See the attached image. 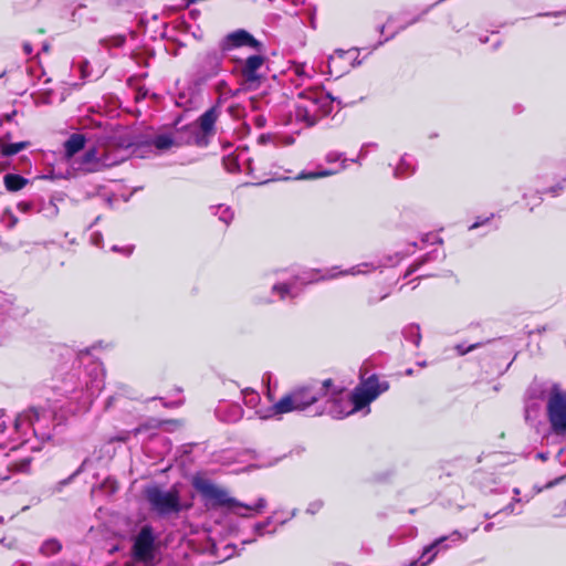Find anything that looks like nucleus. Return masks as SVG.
<instances>
[{"label": "nucleus", "mask_w": 566, "mask_h": 566, "mask_svg": "<svg viewBox=\"0 0 566 566\" xmlns=\"http://www.w3.org/2000/svg\"><path fill=\"white\" fill-rule=\"evenodd\" d=\"M91 242L92 244H94L95 247H102V242H103V235L99 233V232H94L92 233L91 235Z\"/></svg>", "instance_id": "46"}, {"label": "nucleus", "mask_w": 566, "mask_h": 566, "mask_svg": "<svg viewBox=\"0 0 566 566\" xmlns=\"http://www.w3.org/2000/svg\"><path fill=\"white\" fill-rule=\"evenodd\" d=\"M114 399L115 398L113 396L107 399L106 406H105L106 409H108L113 406Z\"/></svg>", "instance_id": "56"}, {"label": "nucleus", "mask_w": 566, "mask_h": 566, "mask_svg": "<svg viewBox=\"0 0 566 566\" xmlns=\"http://www.w3.org/2000/svg\"><path fill=\"white\" fill-rule=\"evenodd\" d=\"M1 222L7 228L12 229L18 223V218L14 216V213L11 210L7 209L3 211L2 216H1Z\"/></svg>", "instance_id": "34"}, {"label": "nucleus", "mask_w": 566, "mask_h": 566, "mask_svg": "<svg viewBox=\"0 0 566 566\" xmlns=\"http://www.w3.org/2000/svg\"><path fill=\"white\" fill-rule=\"evenodd\" d=\"M192 486L201 495L202 500L208 506L228 507L240 516L248 515L237 512L235 509L261 512L266 506V500L264 497L258 499L256 503L253 505L241 503L234 497H231L226 489L214 484L211 480L202 475L193 476Z\"/></svg>", "instance_id": "5"}, {"label": "nucleus", "mask_w": 566, "mask_h": 566, "mask_svg": "<svg viewBox=\"0 0 566 566\" xmlns=\"http://www.w3.org/2000/svg\"><path fill=\"white\" fill-rule=\"evenodd\" d=\"M467 538L468 534H462L459 531H453L447 536H441L434 539L430 545L426 546L420 558L411 562L410 566H427L436 558L440 549H447L449 547V545H444L446 542L455 544L459 542H464Z\"/></svg>", "instance_id": "14"}, {"label": "nucleus", "mask_w": 566, "mask_h": 566, "mask_svg": "<svg viewBox=\"0 0 566 566\" xmlns=\"http://www.w3.org/2000/svg\"><path fill=\"white\" fill-rule=\"evenodd\" d=\"M145 497L150 510L160 516L176 514L182 510L179 494L176 490H164L154 485L145 490Z\"/></svg>", "instance_id": "10"}, {"label": "nucleus", "mask_w": 566, "mask_h": 566, "mask_svg": "<svg viewBox=\"0 0 566 566\" xmlns=\"http://www.w3.org/2000/svg\"><path fill=\"white\" fill-rule=\"evenodd\" d=\"M536 458L542 460V461H545L547 459V454L543 453V452H539V453L536 454Z\"/></svg>", "instance_id": "57"}, {"label": "nucleus", "mask_w": 566, "mask_h": 566, "mask_svg": "<svg viewBox=\"0 0 566 566\" xmlns=\"http://www.w3.org/2000/svg\"><path fill=\"white\" fill-rule=\"evenodd\" d=\"M106 482L112 484V490L114 491V490H115V485H114V484H115V482H114V481H112V480H107Z\"/></svg>", "instance_id": "62"}, {"label": "nucleus", "mask_w": 566, "mask_h": 566, "mask_svg": "<svg viewBox=\"0 0 566 566\" xmlns=\"http://www.w3.org/2000/svg\"><path fill=\"white\" fill-rule=\"evenodd\" d=\"M492 217H493V214H491V217H485V218L479 217V218H476L475 222L472 223L469 229L470 230H474V229H476V228H479L481 226L486 224L491 220Z\"/></svg>", "instance_id": "44"}, {"label": "nucleus", "mask_w": 566, "mask_h": 566, "mask_svg": "<svg viewBox=\"0 0 566 566\" xmlns=\"http://www.w3.org/2000/svg\"><path fill=\"white\" fill-rule=\"evenodd\" d=\"M219 114L220 111L217 106L210 107L199 117L198 123H195L197 127H200V132H202L208 139L213 134L214 124Z\"/></svg>", "instance_id": "23"}, {"label": "nucleus", "mask_w": 566, "mask_h": 566, "mask_svg": "<svg viewBox=\"0 0 566 566\" xmlns=\"http://www.w3.org/2000/svg\"><path fill=\"white\" fill-rule=\"evenodd\" d=\"M377 266L374 263H361L355 266L349 268L345 271H338L337 266L328 269L324 275L319 277V280H332L342 275H358L371 272ZM315 273H312L308 276H296L293 282H284L274 284L272 291L277 293L281 300H285L287 297L294 298L300 294V289H297L296 283L300 281L301 284L312 283L318 281L317 277H314Z\"/></svg>", "instance_id": "7"}, {"label": "nucleus", "mask_w": 566, "mask_h": 566, "mask_svg": "<svg viewBox=\"0 0 566 566\" xmlns=\"http://www.w3.org/2000/svg\"><path fill=\"white\" fill-rule=\"evenodd\" d=\"M291 82L296 86L307 84L315 75V70L305 63H293L289 69Z\"/></svg>", "instance_id": "20"}, {"label": "nucleus", "mask_w": 566, "mask_h": 566, "mask_svg": "<svg viewBox=\"0 0 566 566\" xmlns=\"http://www.w3.org/2000/svg\"><path fill=\"white\" fill-rule=\"evenodd\" d=\"M31 458H23L20 461L9 464V467L18 472H28L30 469Z\"/></svg>", "instance_id": "36"}, {"label": "nucleus", "mask_w": 566, "mask_h": 566, "mask_svg": "<svg viewBox=\"0 0 566 566\" xmlns=\"http://www.w3.org/2000/svg\"><path fill=\"white\" fill-rule=\"evenodd\" d=\"M153 145L158 150H167L172 146H177V139L175 133L160 134L154 137Z\"/></svg>", "instance_id": "29"}, {"label": "nucleus", "mask_w": 566, "mask_h": 566, "mask_svg": "<svg viewBox=\"0 0 566 566\" xmlns=\"http://www.w3.org/2000/svg\"><path fill=\"white\" fill-rule=\"evenodd\" d=\"M3 184L8 191L15 192L23 189L29 180L18 174H6L3 176Z\"/></svg>", "instance_id": "26"}, {"label": "nucleus", "mask_w": 566, "mask_h": 566, "mask_svg": "<svg viewBox=\"0 0 566 566\" xmlns=\"http://www.w3.org/2000/svg\"><path fill=\"white\" fill-rule=\"evenodd\" d=\"M10 138H11V135L8 133L3 137H1L0 139H3L7 143V140H9Z\"/></svg>", "instance_id": "59"}, {"label": "nucleus", "mask_w": 566, "mask_h": 566, "mask_svg": "<svg viewBox=\"0 0 566 566\" xmlns=\"http://www.w3.org/2000/svg\"><path fill=\"white\" fill-rule=\"evenodd\" d=\"M156 535L150 525H144L133 538L132 566H154Z\"/></svg>", "instance_id": "9"}, {"label": "nucleus", "mask_w": 566, "mask_h": 566, "mask_svg": "<svg viewBox=\"0 0 566 566\" xmlns=\"http://www.w3.org/2000/svg\"><path fill=\"white\" fill-rule=\"evenodd\" d=\"M23 51H24V53H25V54H28V55H29V54H31V53H32V51H33L32 45H31L30 43H24V44H23Z\"/></svg>", "instance_id": "52"}, {"label": "nucleus", "mask_w": 566, "mask_h": 566, "mask_svg": "<svg viewBox=\"0 0 566 566\" xmlns=\"http://www.w3.org/2000/svg\"><path fill=\"white\" fill-rule=\"evenodd\" d=\"M416 171V160L410 155H403L400 158L399 164L395 168V176L397 178H407Z\"/></svg>", "instance_id": "24"}, {"label": "nucleus", "mask_w": 566, "mask_h": 566, "mask_svg": "<svg viewBox=\"0 0 566 566\" xmlns=\"http://www.w3.org/2000/svg\"><path fill=\"white\" fill-rule=\"evenodd\" d=\"M104 379L103 365L85 353L80 356V366L67 373L55 388L75 405L70 407V412H85L104 388Z\"/></svg>", "instance_id": "1"}, {"label": "nucleus", "mask_w": 566, "mask_h": 566, "mask_svg": "<svg viewBox=\"0 0 566 566\" xmlns=\"http://www.w3.org/2000/svg\"><path fill=\"white\" fill-rule=\"evenodd\" d=\"M78 473H80V469H78V470H76V471H75V472H74V473H73L69 479L61 481L59 484H60L61 486H63V485L67 484V483H69V482H70V481L75 476V475H77Z\"/></svg>", "instance_id": "51"}, {"label": "nucleus", "mask_w": 566, "mask_h": 566, "mask_svg": "<svg viewBox=\"0 0 566 566\" xmlns=\"http://www.w3.org/2000/svg\"><path fill=\"white\" fill-rule=\"evenodd\" d=\"M217 417L224 422H237L243 416L240 405L233 402H221L216 409Z\"/></svg>", "instance_id": "22"}, {"label": "nucleus", "mask_w": 566, "mask_h": 566, "mask_svg": "<svg viewBox=\"0 0 566 566\" xmlns=\"http://www.w3.org/2000/svg\"><path fill=\"white\" fill-rule=\"evenodd\" d=\"M73 66L80 73L81 78H87L90 76V63L85 60L74 63Z\"/></svg>", "instance_id": "37"}, {"label": "nucleus", "mask_w": 566, "mask_h": 566, "mask_svg": "<svg viewBox=\"0 0 566 566\" xmlns=\"http://www.w3.org/2000/svg\"><path fill=\"white\" fill-rule=\"evenodd\" d=\"M546 416L551 430L558 437H566V390L553 384L546 394Z\"/></svg>", "instance_id": "8"}, {"label": "nucleus", "mask_w": 566, "mask_h": 566, "mask_svg": "<svg viewBox=\"0 0 566 566\" xmlns=\"http://www.w3.org/2000/svg\"><path fill=\"white\" fill-rule=\"evenodd\" d=\"M562 14H566V11H558V12H547V13H541L539 15H545V17H557V15H562Z\"/></svg>", "instance_id": "49"}, {"label": "nucleus", "mask_w": 566, "mask_h": 566, "mask_svg": "<svg viewBox=\"0 0 566 566\" xmlns=\"http://www.w3.org/2000/svg\"><path fill=\"white\" fill-rule=\"evenodd\" d=\"M273 522L272 517H268L264 522L256 523L254 525V532L256 535L261 536L265 533V528L271 525Z\"/></svg>", "instance_id": "40"}, {"label": "nucleus", "mask_w": 566, "mask_h": 566, "mask_svg": "<svg viewBox=\"0 0 566 566\" xmlns=\"http://www.w3.org/2000/svg\"><path fill=\"white\" fill-rule=\"evenodd\" d=\"M140 432L139 428L133 431H120L119 433L109 438V442H127L132 434L136 436Z\"/></svg>", "instance_id": "33"}, {"label": "nucleus", "mask_w": 566, "mask_h": 566, "mask_svg": "<svg viewBox=\"0 0 566 566\" xmlns=\"http://www.w3.org/2000/svg\"><path fill=\"white\" fill-rule=\"evenodd\" d=\"M565 188H566V179L558 182L556 186L551 187L548 189V192H551L553 196H557L559 193V191L564 190Z\"/></svg>", "instance_id": "45"}, {"label": "nucleus", "mask_w": 566, "mask_h": 566, "mask_svg": "<svg viewBox=\"0 0 566 566\" xmlns=\"http://www.w3.org/2000/svg\"><path fill=\"white\" fill-rule=\"evenodd\" d=\"M210 210L212 214L217 216L218 219L224 223V226H229L233 220L234 213L229 206L226 205H217L211 206Z\"/></svg>", "instance_id": "30"}, {"label": "nucleus", "mask_w": 566, "mask_h": 566, "mask_svg": "<svg viewBox=\"0 0 566 566\" xmlns=\"http://www.w3.org/2000/svg\"><path fill=\"white\" fill-rule=\"evenodd\" d=\"M481 346L480 343H475V344H472V345H469V346H464V344H458L455 346V350L457 353L460 355V356H463L476 348H479Z\"/></svg>", "instance_id": "39"}, {"label": "nucleus", "mask_w": 566, "mask_h": 566, "mask_svg": "<svg viewBox=\"0 0 566 566\" xmlns=\"http://www.w3.org/2000/svg\"><path fill=\"white\" fill-rule=\"evenodd\" d=\"M42 211L44 212V214H45L46 217H49V218H53V217H55V216L57 214L59 209H57V207H56V205H55V203H53L52 201H50V202H48V203L43 207Z\"/></svg>", "instance_id": "41"}, {"label": "nucleus", "mask_w": 566, "mask_h": 566, "mask_svg": "<svg viewBox=\"0 0 566 566\" xmlns=\"http://www.w3.org/2000/svg\"><path fill=\"white\" fill-rule=\"evenodd\" d=\"M389 39H391L390 35L387 36L384 41H380L378 44H376V48H379V45H381L384 42L388 41Z\"/></svg>", "instance_id": "61"}, {"label": "nucleus", "mask_w": 566, "mask_h": 566, "mask_svg": "<svg viewBox=\"0 0 566 566\" xmlns=\"http://www.w3.org/2000/svg\"><path fill=\"white\" fill-rule=\"evenodd\" d=\"M333 386L332 379H325L322 382H313L307 386L296 387L289 394L284 395L270 409L263 411L258 410L260 419H269L271 417L283 415L292 411H303L310 406L327 396L329 388Z\"/></svg>", "instance_id": "4"}, {"label": "nucleus", "mask_w": 566, "mask_h": 566, "mask_svg": "<svg viewBox=\"0 0 566 566\" xmlns=\"http://www.w3.org/2000/svg\"><path fill=\"white\" fill-rule=\"evenodd\" d=\"M360 64L358 60V50H336L327 60V73L335 77H340L352 67Z\"/></svg>", "instance_id": "13"}, {"label": "nucleus", "mask_w": 566, "mask_h": 566, "mask_svg": "<svg viewBox=\"0 0 566 566\" xmlns=\"http://www.w3.org/2000/svg\"><path fill=\"white\" fill-rule=\"evenodd\" d=\"M273 140H274V137L272 135H269V134H262L258 138V143L261 144V145L270 143V142H273Z\"/></svg>", "instance_id": "47"}, {"label": "nucleus", "mask_w": 566, "mask_h": 566, "mask_svg": "<svg viewBox=\"0 0 566 566\" xmlns=\"http://www.w3.org/2000/svg\"><path fill=\"white\" fill-rule=\"evenodd\" d=\"M340 160V166L338 169H335V170H318V171H308V172H301L298 176H297V179H315V178H318V177H326V176H329V175H333V174H336L343 169H345L346 167V158H344V155L342 153H337V151H331L326 155V161L327 163H336Z\"/></svg>", "instance_id": "21"}, {"label": "nucleus", "mask_w": 566, "mask_h": 566, "mask_svg": "<svg viewBox=\"0 0 566 566\" xmlns=\"http://www.w3.org/2000/svg\"><path fill=\"white\" fill-rule=\"evenodd\" d=\"M420 20V17L412 18L411 20L400 24L391 34L390 38H394L399 31L405 30L408 25H411Z\"/></svg>", "instance_id": "43"}, {"label": "nucleus", "mask_w": 566, "mask_h": 566, "mask_svg": "<svg viewBox=\"0 0 566 566\" xmlns=\"http://www.w3.org/2000/svg\"><path fill=\"white\" fill-rule=\"evenodd\" d=\"M56 420L53 408L31 407L17 416V430L25 431L22 448L40 451L44 442L52 438Z\"/></svg>", "instance_id": "3"}, {"label": "nucleus", "mask_w": 566, "mask_h": 566, "mask_svg": "<svg viewBox=\"0 0 566 566\" xmlns=\"http://www.w3.org/2000/svg\"><path fill=\"white\" fill-rule=\"evenodd\" d=\"M237 65L234 72H237L245 84L251 86L260 81V70L265 63V57L261 54H253L245 60H234Z\"/></svg>", "instance_id": "17"}, {"label": "nucleus", "mask_w": 566, "mask_h": 566, "mask_svg": "<svg viewBox=\"0 0 566 566\" xmlns=\"http://www.w3.org/2000/svg\"><path fill=\"white\" fill-rule=\"evenodd\" d=\"M388 295H389V292H386L379 298L369 297L368 304H375L376 302L386 298Z\"/></svg>", "instance_id": "48"}, {"label": "nucleus", "mask_w": 566, "mask_h": 566, "mask_svg": "<svg viewBox=\"0 0 566 566\" xmlns=\"http://www.w3.org/2000/svg\"><path fill=\"white\" fill-rule=\"evenodd\" d=\"M392 21H394V18H392V17H390V18L388 19V21H387V23H386V24L379 25V28H378V29H379V32H380V33H384V31H385L386 27H390V24L392 23Z\"/></svg>", "instance_id": "50"}, {"label": "nucleus", "mask_w": 566, "mask_h": 566, "mask_svg": "<svg viewBox=\"0 0 566 566\" xmlns=\"http://www.w3.org/2000/svg\"><path fill=\"white\" fill-rule=\"evenodd\" d=\"M250 48L255 50L256 52L262 51V43L256 40L251 33L247 30L239 29L229 34H227L220 42L219 49L222 53L228 54L230 51L238 48Z\"/></svg>", "instance_id": "15"}, {"label": "nucleus", "mask_w": 566, "mask_h": 566, "mask_svg": "<svg viewBox=\"0 0 566 566\" xmlns=\"http://www.w3.org/2000/svg\"><path fill=\"white\" fill-rule=\"evenodd\" d=\"M25 431L17 430V418L14 421L3 411H0V448L10 447L11 450L22 448V440Z\"/></svg>", "instance_id": "16"}, {"label": "nucleus", "mask_w": 566, "mask_h": 566, "mask_svg": "<svg viewBox=\"0 0 566 566\" xmlns=\"http://www.w3.org/2000/svg\"><path fill=\"white\" fill-rule=\"evenodd\" d=\"M326 400V410L335 419H343L356 411L361 410L356 407V401L353 394H348L344 388L336 387L334 384L329 388L327 396L323 397Z\"/></svg>", "instance_id": "11"}, {"label": "nucleus", "mask_w": 566, "mask_h": 566, "mask_svg": "<svg viewBox=\"0 0 566 566\" xmlns=\"http://www.w3.org/2000/svg\"><path fill=\"white\" fill-rule=\"evenodd\" d=\"M14 115H15V112H13L12 114H8V115H6V119L11 120Z\"/></svg>", "instance_id": "60"}, {"label": "nucleus", "mask_w": 566, "mask_h": 566, "mask_svg": "<svg viewBox=\"0 0 566 566\" xmlns=\"http://www.w3.org/2000/svg\"><path fill=\"white\" fill-rule=\"evenodd\" d=\"M418 270V264H412L409 270L406 273V276L410 275L411 273L416 272Z\"/></svg>", "instance_id": "55"}, {"label": "nucleus", "mask_w": 566, "mask_h": 566, "mask_svg": "<svg viewBox=\"0 0 566 566\" xmlns=\"http://www.w3.org/2000/svg\"><path fill=\"white\" fill-rule=\"evenodd\" d=\"M493 526H494L493 523H488V524L484 525V531L485 532H490V531H492Z\"/></svg>", "instance_id": "58"}, {"label": "nucleus", "mask_w": 566, "mask_h": 566, "mask_svg": "<svg viewBox=\"0 0 566 566\" xmlns=\"http://www.w3.org/2000/svg\"><path fill=\"white\" fill-rule=\"evenodd\" d=\"M17 209L22 213H29L34 211V203L30 201H20L17 205Z\"/></svg>", "instance_id": "42"}, {"label": "nucleus", "mask_w": 566, "mask_h": 566, "mask_svg": "<svg viewBox=\"0 0 566 566\" xmlns=\"http://www.w3.org/2000/svg\"><path fill=\"white\" fill-rule=\"evenodd\" d=\"M503 512L510 514V513H514V504L511 503L509 504L507 506L504 507Z\"/></svg>", "instance_id": "54"}, {"label": "nucleus", "mask_w": 566, "mask_h": 566, "mask_svg": "<svg viewBox=\"0 0 566 566\" xmlns=\"http://www.w3.org/2000/svg\"><path fill=\"white\" fill-rule=\"evenodd\" d=\"M85 146V137L82 134H72L64 143V151L67 158L73 157Z\"/></svg>", "instance_id": "25"}, {"label": "nucleus", "mask_w": 566, "mask_h": 566, "mask_svg": "<svg viewBox=\"0 0 566 566\" xmlns=\"http://www.w3.org/2000/svg\"><path fill=\"white\" fill-rule=\"evenodd\" d=\"M334 101L331 94L323 88L307 87L297 94L284 115L283 124L286 126L294 124L302 127L314 126L321 118L332 113Z\"/></svg>", "instance_id": "2"}, {"label": "nucleus", "mask_w": 566, "mask_h": 566, "mask_svg": "<svg viewBox=\"0 0 566 566\" xmlns=\"http://www.w3.org/2000/svg\"><path fill=\"white\" fill-rule=\"evenodd\" d=\"M402 335L406 340L412 343L415 346H419L421 342V334L419 325L411 324L403 328Z\"/></svg>", "instance_id": "31"}, {"label": "nucleus", "mask_w": 566, "mask_h": 566, "mask_svg": "<svg viewBox=\"0 0 566 566\" xmlns=\"http://www.w3.org/2000/svg\"><path fill=\"white\" fill-rule=\"evenodd\" d=\"M174 133L177 139V146L193 144L202 147L207 146L209 143L205 134L200 132V127H197L196 124L186 125L181 129H176Z\"/></svg>", "instance_id": "19"}, {"label": "nucleus", "mask_w": 566, "mask_h": 566, "mask_svg": "<svg viewBox=\"0 0 566 566\" xmlns=\"http://www.w3.org/2000/svg\"><path fill=\"white\" fill-rule=\"evenodd\" d=\"M241 394H242V399H243L244 405L250 409H255V415L258 417H259V415L256 413L258 410L265 411V409L256 408L261 400L260 394L258 391H255L251 388H245V389H242ZM268 409L269 408H266V410Z\"/></svg>", "instance_id": "28"}, {"label": "nucleus", "mask_w": 566, "mask_h": 566, "mask_svg": "<svg viewBox=\"0 0 566 566\" xmlns=\"http://www.w3.org/2000/svg\"><path fill=\"white\" fill-rule=\"evenodd\" d=\"M129 143H119L115 137L85 151L82 157V169L85 171H98L124 161L127 157Z\"/></svg>", "instance_id": "6"}, {"label": "nucleus", "mask_w": 566, "mask_h": 566, "mask_svg": "<svg viewBox=\"0 0 566 566\" xmlns=\"http://www.w3.org/2000/svg\"><path fill=\"white\" fill-rule=\"evenodd\" d=\"M222 51H209L200 60L198 75L201 81H208L217 76L222 71L224 59Z\"/></svg>", "instance_id": "18"}, {"label": "nucleus", "mask_w": 566, "mask_h": 566, "mask_svg": "<svg viewBox=\"0 0 566 566\" xmlns=\"http://www.w3.org/2000/svg\"><path fill=\"white\" fill-rule=\"evenodd\" d=\"M255 123H256V125H258L259 127H262V126H264V124H265V118H264L263 116H256V117H255Z\"/></svg>", "instance_id": "53"}, {"label": "nucleus", "mask_w": 566, "mask_h": 566, "mask_svg": "<svg viewBox=\"0 0 566 566\" xmlns=\"http://www.w3.org/2000/svg\"><path fill=\"white\" fill-rule=\"evenodd\" d=\"M323 506H324L323 500H321V499L314 500L307 505L306 513L312 514V515L316 514L317 512H319L323 509Z\"/></svg>", "instance_id": "38"}, {"label": "nucleus", "mask_w": 566, "mask_h": 566, "mask_svg": "<svg viewBox=\"0 0 566 566\" xmlns=\"http://www.w3.org/2000/svg\"><path fill=\"white\" fill-rule=\"evenodd\" d=\"M388 389L389 382L386 380L380 381L376 375L368 376L367 378L361 376L359 385L352 394L355 398L356 407H360L361 410L367 408L366 413H368L370 411V402Z\"/></svg>", "instance_id": "12"}, {"label": "nucleus", "mask_w": 566, "mask_h": 566, "mask_svg": "<svg viewBox=\"0 0 566 566\" xmlns=\"http://www.w3.org/2000/svg\"><path fill=\"white\" fill-rule=\"evenodd\" d=\"M29 146V142L6 143L3 139H0V154L3 157H11L21 150H24Z\"/></svg>", "instance_id": "27"}, {"label": "nucleus", "mask_w": 566, "mask_h": 566, "mask_svg": "<svg viewBox=\"0 0 566 566\" xmlns=\"http://www.w3.org/2000/svg\"><path fill=\"white\" fill-rule=\"evenodd\" d=\"M541 200H542V198H541V197H535V202H534V205H537Z\"/></svg>", "instance_id": "63"}, {"label": "nucleus", "mask_w": 566, "mask_h": 566, "mask_svg": "<svg viewBox=\"0 0 566 566\" xmlns=\"http://www.w3.org/2000/svg\"><path fill=\"white\" fill-rule=\"evenodd\" d=\"M216 91L219 93L220 97L227 98L229 96H233L234 93L228 85V83L224 80H221L216 85Z\"/></svg>", "instance_id": "35"}, {"label": "nucleus", "mask_w": 566, "mask_h": 566, "mask_svg": "<svg viewBox=\"0 0 566 566\" xmlns=\"http://www.w3.org/2000/svg\"><path fill=\"white\" fill-rule=\"evenodd\" d=\"M406 374H407V375H411V374H412V370H411V369H408V370L406 371Z\"/></svg>", "instance_id": "64"}, {"label": "nucleus", "mask_w": 566, "mask_h": 566, "mask_svg": "<svg viewBox=\"0 0 566 566\" xmlns=\"http://www.w3.org/2000/svg\"><path fill=\"white\" fill-rule=\"evenodd\" d=\"M62 548L61 543L55 538H50L43 542V544L40 547V552L44 556H52L56 553H59Z\"/></svg>", "instance_id": "32"}]
</instances>
